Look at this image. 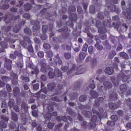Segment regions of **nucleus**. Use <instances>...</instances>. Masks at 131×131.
Here are the masks:
<instances>
[{
    "instance_id": "22",
    "label": "nucleus",
    "mask_w": 131,
    "mask_h": 131,
    "mask_svg": "<svg viewBox=\"0 0 131 131\" xmlns=\"http://www.w3.org/2000/svg\"><path fill=\"white\" fill-rule=\"evenodd\" d=\"M90 95L93 99H97L99 97V94L94 90L90 91Z\"/></svg>"
},
{
    "instance_id": "17",
    "label": "nucleus",
    "mask_w": 131,
    "mask_h": 131,
    "mask_svg": "<svg viewBox=\"0 0 131 131\" xmlns=\"http://www.w3.org/2000/svg\"><path fill=\"white\" fill-rule=\"evenodd\" d=\"M72 118L71 117L68 116L67 117L65 116H62L61 117V121H64V122H66L67 121H69L70 123H72Z\"/></svg>"
},
{
    "instance_id": "36",
    "label": "nucleus",
    "mask_w": 131,
    "mask_h": 131,
    "mask_svg": "<svg viewBox=\"0 0 131 131\" xmlns=\"http://www.w3.org/2000/svg\"><path fill=\"white\" fill-rule=\"evenodd\" d=\"M114 62H115V64L114 63L113 64V67H114V68H115L116 69H117V68H118L117 64H118V63H119V62H120L119 58L116 57L114 58Z\"/></svg>"
},
{
    "instance_id": "53",
    "label": "nucleus",
    "mask_w": 131,
    "mask_h": 131,
    "mask_svg": "<svg viewBox=\"0 0 131 131\" xmlns=\"http://www.w3.org/2000/svg\"><path fill=\"white\" fill-rule=\"evenodd\" d=\"M88 48H89V45H88L86 43H85L82 48V52H85V53H88Z\"/></svg>"
},
{
    "instance_id": "25",
    "label": "nucleus",
    "mask_w": 131,
    "mask_h": 131,
    "mask_svg": "<svg viewBox=\"0 0 131 131\" xmlns=\"http://www.w3.org/2000/svg\"><path fill=\"white\" fill-rule=\"evenodd\" d=\"M111 81H112L113 83L114 84V85H115V86H117L119 84L118 81L116 80V78L115 76L111 77Z\"/></svg>"
},
{
    "instance_id": "38",
    "label": "nucleus",
    "mask_w": 131,
    "mask_h": 131,
    "mask_svg": "<svg viewBox=\"0 0 131 131\" xmlns=\"http://www.w3.org/2000/svg\"><path fill=\"white\" fill-rule=\"evenodd\" d=\"M95 48L98 50V51H102L103 49V46L100 45V43L98 41L96 42V43L95 45Z\"/></svg>"
},
{
    "instance_id": "2",
    "label": "nucleus",
    "mask_w": 131,
    "mask_h": 131,
    "mask_svg": "<svg viewBox=\"0 0 131 131\" xmlns=\"http://www.w3.org/2000/svg\"><path fill=\"white\" fill-rule=\"evenodd\" d=\"M48 75L49 78L51 79L54 78V77H57L59 80L62 79L63 77V75L62 74V72L59 69H55L54 71V69L50 68L48 73Z\"/></svg>"
},
{
    "instance_id": "37",
    "label": "nucleus",
    "mask_w": 131,
    "mask_h": 131,
    "mask_svg": "<svg viewBox=\"0 0 131 131\" xmlns=\"http://www.w3.org/2000/svg\"><path fill=\"white\" fill-rule=\"evenodd\" d=\"M121 79H122V81L123 82H126V81L127 80H128V76H126L125 74H122L121 75Z\"/></svg>"
},
{
    "instance_id": "41",
    "label": "nucleus",
    "mask_w": 131,
    "mask_h": 131,
    "mask_svg": "<svg viewBox=\"0 0 131 131\" xmlns=\"http://www.w3.org/2000/svg\"><path fill=\"white\" fill-rule=\"evenodd\" d=\"M0 46L3 49H7L8 48V43L6 41H2L0 42Z\"/></svg>"
},
{
    "instance_id": "61",
    "label": "nucleus",
    "mask_w": 131,
    "mask_h": 131,
    "mask_svg": "<svg viewBox=\"0 0 131 131\" xmlns=\"http://www.w3.org/2000/svg\"><path fill=\"white\" fill-rule=\"evenodd\" d=\"M33 89L34 91H38L39 89V84L36 83V84H33Z\"/></svg>"
},
{
    "instance_id": "15",
    "label": "nucleus",
    "mask_w": 131,
    "mask_h": 131,
    "mask_svg": "<svg viewBox=\"0 0 131 131\" xmlns=\"http://www.w3.org/2000/svg\"><path fill=\"white\" fill-rule=\"evenodd\" d=\"M105 73L108 75H112L114 73V70L112 67H106L105 69Z\"/></svg>"
},
{
    "instance_id": "58",
    "label": "nucleus",
    "mask_w": 131,
    "mask_h": 131,
    "mask_svg": "<svg viewBox=\"0 0 131 131\" xmlns=\"http://www.w3.org/2000/svg\"><path fill=\"white\" fill-rule=\"evenodd\" d=\"M46 54V57L47 58H52V57H53V52H52L51 50L47 51Z\"/></svg>"
},
{
    "instance_id": "10",
    "label": "nucleus",
    "mask_w": 131,
    "mask_h": 131,
    "mask_svg": "<svg viewBox=\"0 0 131 131\" xmlns=\"http://www.w3.org/2000/svg\"><path fill=\"white\" fill-rule=\"evenodd\" d=\"M4 67L7 70L10 71L12 69V60L10 59L5 58Z\"/></svg>"
},
{
    "instance_id": "45",
    "label": "nucleus",
    "mask_w": 131,
    "mask_h": 131,
    "mask_svg": "<svg viewBox=\"0 0 131 131\" xmlns=\"http://www.w3.org/2000/svg\"><path fill=\"white\" fill-rule=\"evenodd\" d=\"M71 53L70 52H64V57L67 60H69V59H71Z\"/></svg>"
},
{
    "instance_id": "23",
    "label": "nucleus",
    "mask_w": 131,
    "mask_h": 131,
    "mask_svg": "<svg viewBox=\"0 0 131 131\" xmlns=\"http://www.w3.org/2000/svg\"><path fill=\"white\" fill-rule=\"evenodd\" d=\"M108 106L111 110H115V109H117V108H118V106L116 105V103L113 102L109 103Z\"/></svg>"
},
{
    "instance_id": "16",
    "label": "nucleus",
    "mask_w": 131,
    "mask_h": 131,
    "mask_svg": "<svg viewBox=\"0 0 131 131\" xmlns=\"http://www.w3.org/2000/svg\"><path fill=\"white\" fill-rule=\"evenodd\" d=\"M55 83L52 82L47 84L48 89L49 92H53L55 90V88L56 86Z\"/></svg>"
},
{
    "instance_id": "40",
    "label": "nucleus",
    "mask_w": 131,
    "mask_h": 131,
    "mask_svg": "<svg viewBox=\"0 0 131 131\" xmlns=\"http://www.w3.org/2000/svg\"><path fill=\"white\" fill-rule=\"evenodd\" d=\"M80 86H81V83L77 82L75 83V85L74 88V91H78L79 89H80Z\"/></svg>"
},
{
    "instance_id": "33",
    "label": "nucleus",
    "mask_w": 131,
    "mask_h": 131,
    "mask_svg": "<svg viewBox=\"0 0 131 131\" xmlns=\"http://www.w3.org/2000/svg\"><path fill=\"white\" fill-rule=\"evenodd\" d=\"M20 53L17 51H14V54H10V58L13 60H15L17 58L16 56H18Z\"/></svg>"
},
{
    "instance_id": "19",
    "label": "nucleus",
    "mask_w": 131,
    "mask_h": 131,
    "mask_svg": "<svg viewBox=\"0 0 131 131\" xmlns=\"http://www.w3.org/2000/svg\"><path fill=\"white\" fill-rule=\"evenodd\" d=\"M69 18L73 22H76V21H77V14L75 13H72L70 14Z\"/></svg>"
},
{
    "instance_id": "44",
    "label": "nucleus",
    "mask_w": 131,
    "mask_h": 131,
    "mask_svg": "<svg viewBox=\"0 0 131 131\" xmlns=\"http://www.w3.org/2000/svg\"><path fill=\"white\" fill-rule=\"evenodd\" d=\"M19 20H20V16L19 15H16L15 16L13 17V23L12 24H13L14 26V24L15 23V24H16V23H18V22H19Z\"/></svg>"
},
{
    "instance_id": "60",
    "label": "nucleus",
    "mask_w": 131,
    "mask_h": 131,
    "mask_svg": "<svg viewBox=\"0 0 131 131\" xmlns=\"http://www.w3.org/2000/svg\"><path fill=\"white\" fill-rule=\"evenodd\" d=\"M37 55L39 58H42L45 57V53L42 51H39L37 53Z\"/></svg>"
},
{
    "instance_id": "4",
    "label": "nucleus",
    "mask_w": 131,
    "mask_h": 131,
    "mask_svg": "<svg viewBox=\"0 0 131 131\" xmlns=\"http://www.w3.org/2000/svg\"><path fill=\"white\" fill-rule=\"evenodd\" d=\"M69 28L67 26H64L57 30L58 32L61 33V35L64 39H67L70 36V33L68 32Z\"/></svg>"
},
{
    "instance_id": "49",
    "label": "nucleus",
    "mask_w": 131,
    "mask_h": 131,
    "mask_svg": "<svg viewBox=\"0 0 131 131\" xmlns=\"http://www.w3.org/2000/svg\"><path fill=\"white\" fill-rule=\"evenodd\" d=\"M66 25L67 26H70V27H72V28H73V27L74 26V24L73 23V21L71 20H68L66 23Z\"/></svg>"
},
{
    "instance_id": "7",
    "label": "nucleus",
    "mask_w": 131,
    "mask_h": 131,
    "mask_svg": "<svg viewBox=\"0 0 131 131\" xmlns=\"http://www.w3.org/2000/svg\"><path fill=\"white\" fill-rule=\"evenodd\" d=\"M13 93L14 97H17V96H21V97H25V91H23L20 93V88L19 87H14L13 89Z\"/></svg>"
},
{
    "instance_id": "56",
    "label": "nucleus",
    "mask_w": 131,
    "mask_h": 131,
    "mask_svg": "<svg viewBox=\"0 0 131 131\" xmlns=\"http://www.w3.org/2000/svg\"><path fill=\"white\" fill-rule=\"evenodd\" d=\"M87 98H88V97H86V96L82 95V96H80L79 100L80 102H84L86 100Z\"/></svg>"
},
{
    "instance_id": "8",
    "label": "nucleus",
    "mask_w": 131,
    "mask_h": 131,
    "mask_svg": "<svg viewBox=\"0 0 131 131\" xmlns=\"http://www.w3.org/2000/svg\"><path fill=\"white\" fill-rule=\"evenodd\" d=\"M13 20H10L9 21H5L6 24H8V26H3L2 27V30H4L5 32H9L11 30V28L14 27V24L12 23Z\"/></svg>"
},
{
    "instance_id": "39",
    "label": "nucleus",
    "mask_w": 131,
    "mask_h": 131,
    "mask_svg": "<svg viewBox=\"0 0 131 131\" xmlns=\"http://www.w3.org/2000/svg\"><path fill=\"white\" fill-rule=\"evenodd\" d=\"M24 32L28 35H31L32 34V31L29 28H26L24 29Z\"/></svg>"
},
{
    "instance_id": "48",
    "label": "nucleus",
    "mask_w": 131,
    "mask_h": 131,
    "mask_svg": "<svg viewBox=\"0 0 131 131\" xmlns=\"http://www.w3.org/2000/svg\"><path fill=\"white\" fill-rule=\"evenodd\" d=\"M33 69L34 71H31V73L32 74H36V75H37V74L39 73V70L36 67H35Z\"/></svg>"
},
{
    "instance_id": "3",
    "label": "nucleus",
    "mask_w": 131,
    "mask_h": 131,
    "mask_svg": "<svg viewBox=\"0 0 131 131\" xmlns=\"http://www.w3.org/2000/svg\"><path fill=\"white\" fill-rule=\"evenodd\" d=\"M77 71L76 73V74H82L84 72H85V69L82 68L81 66H79L76 67V66L75 64H73L72 66V69L68 72V74H70L72 72V71Z\"/></svg>"
},
{
    "instance_id": "34",
    "label": "nucleus",
    "mask_w": 131,
    "mask_h": 131,
    "mask_svg": "<svg viewBox=\"0 0 131 131\" xmlns=\"http://www.w3.org/2000/svg\"><path fill=\"white\" fill-rule=\"evenodd\" d=\"M116 56V52L115 51H112L109 53L108 58L111 60L113 59Z\"/></svg>"
},
{
    "instance_id": "18",
    "label": "nucleus",
    "mask_w": 131,
    "mask_h": 131,
    "mask_svg": "<svg viewBox=\"0 0 131 131\" xmlns=\"http://www.w3.org/2000/svg\"><path fill=\"white\" fill-rule=\"evenodd\" d=\"M54 62L56 64L62 65V59H61V57H60V54H57V55L55 56Z\"/></svg>"
},
{
    "instance_id": "12",
    "label": "nucleus",
    "mask_w": 131,
    "mask_h": 131,
    "mask_svg": "<svg viewBox=\"0 0 131 131\" xmlns=\"http://www.w3.org/2000/svg\"><path fill=\"white\" fill-rule=\"evenodd\" d=\"M104 99L103 97H99L98 98H97L95 100V102L94 103V107H96V108H99V107H100V105L104 103Z\"/></svg>"
},
{
    "instance_id": "31",
    "label": "nucleus",
    "mask_w": 131,
    "mask_h": 131,
    "mask_svg": "<svg viewBox=\"0 0 131 131\" xmlns=\"http://www.w3.org/2000/svg\"><path fill=\"white\" fill-rule=\"evenodd\" d=\"M63 89V85L61 84H59L57 86V92L56 93V95H60L62 93V90Z\"/></svg>"
},
{
    "instance_id": "57",
    "label": "nucleus",
    "mask_w": 131,
    "mask_h": 131,
    "mask_svg": "<svg viewBox=\"0 0 131 131\" xmlns=\"http://www.w3.org/2000/svg\"><path fill=\"white\" fill-rule=\"evenodd\" d=\"M88 53L90 55H93V54H94V47L93 46H89L88 47Z\"/></svg>"
},
{
    "instance_id": "24",
    "label": "nucleus",
    "mask_w": 131,
    "mask_h": 131,
    "mask_svg": "<svg viewBox=\"0 0 131 131\" xmlns=\"http://www.w3.org/2000/svg\"><path fill=\"white\" fill-rule=\"evenodd\" d=\"M107 10L111 12H116V6L114 4H111L107 7Z\"/></svg>"
},
{
    "instance_id": "26",
    "label": "nucleus",
    "mask_w": 131,
    "mask_h": 131,
    "mask_svg": "<svg viewBox=\"0 0 131 131\" xmlns=\"http://www.w3.org/2000/svg\"><path fill=\"white\" fill-rule=\"evenodd\" d=\"M82 114L86 117L87 118H90L91 117V115H92V113L90 111H83L82 112Z\"/></svg>"
},
{
    "instance_id": "6",
    "label": "nucleus",
    "mask_w": 131,
    "mask_h": 131,
    "mask_svg": "<svg viewBox=\"0 0 131 131\" xmlns=\"http://www.w3.org/2000/svg\"><path fill=\"white\" fill-rule=\"evenodd\" d=\"M31 25H33V28L35 31H33V34L35 36H37V34L36 32H37V30L40 28V26H39V21L38 20H31L30 21Z\"/></svg>"
},
{
    "instance_id": "5",
    "label": "nucleus",
    "mask_w": 131,
    "mask_h": 131,
    "mask_svg": "<svg viewBox=\"0 0 131 131\" xmlns=\"http://www.w3.org/2000/svg\"><path fill=\"white\" fill-rule=\"evenodd\" d=\"M103 85H104V86H101L98 88V91L100 94H103L104 92H106V89H112V83H111L109 81H104L103 82Z\"/></svg>"
},
{
    "instance_id": "47",
    "label": "nucleus",
    "mask_w": 131,
    "mask_h": 131,
    "mask_svg": "<svg viewBox=\"0 0 131 131\" xmlns=\"http://www.w3.org/2000/svg\"><path fill=\"white\" fill-rule=\"evenodd\" d=\"M42 31L43 34H46V33L48 32V25H43L42 26Z\"/></svg>"
},
{
    "instance_id": "30",
    "label": "nucleus",
    "mask_w": 131,
    "mask_h": 131,
    "mask_svg": "<svg viewBox=\"0 0 131 131\" xmlns=\"http://www.w3.org/2000/svg\"><path fill=\"white\" fill-rule=\"evenodd\" d=\"M11 119L14 121H18V119H19L18 115L15 113H12Z\"/></svg>"
},
{
    "instance_id": "63",
    "label": "nucleus",
    "mask_w": 131,
    "mask_h": 131,
    "mask_svg": "<svg viewBox=\"0 0 131 131\" xmlns=\"http://www.w3.org/2000/svg\"><path fill=\"white\" fill-rule=\"evenodd\" d=\"M43 47L44 49L47 50H50V49H51V46L48 43H45L43 45Z\"/></svg>"
},
{
    "instance_id": "1",
    "label": "nucleus",
    "mask_w": 131,
    "mask_h": 131,
    "mask_svg": "<svg viewBox=\"0 0 131 131\" xmlns=\"http://www.w3.org/2000/svg\"><path fill=\"white\" fill-rule=\"evenodd\" d=\"M92 24L98 28V32H107L106 27H108V26H107V23L106 21L104 20L102 24L100 20H98L94 18L92 19Z\"/></svg>"
},
{
    "instance_id": "21",
    "label": "nucleus",
    "mask_w": 131,
    "mask_h": 131,
    "mask_svg": "<svg viewBox=\"0 0 131 131\" xmlns=\"http://www.w3.org/2000/svg\"><path fill=\"white\" fill-rule=\"evenodd\" d=\"M120 90L121 94H124V92H126V90H127V87L126 86V85L122 84L120 86Z\"/></svg>"
},
{
    "instance_id": "28",
    "label": "nucleus",
    "mask_w": 131,
    "mask_h": 131,
    "mask_svg": "<svg viewBox=\"0 0 131 131\" xmlns=\"http://www.w3.org/2000/svg\"><path fill=\"white\" fill-rule=\"evenodd\" d=\"M96 17L99 20H104L105 16H104V12H99L97 14Z\"/></svg>"
},
{
    "instance_id": "51",
    "label": "nucleus",
    "mask_w": 131,
    "mask_h": 131,
    "mask_svg": "<svg viewBox=\"0 0 131 131\" xmlns=\"http://www.w3.org/2000/svg\"><path fill=\"white\" fill-rule=\"evenodd\" d=\"M7 122L4 121H0V126L2 128H7Z\"/></svg>"
},
{
    "instance_id": "9",
    "label": "nucleus",
    "mask_w": 131,
    "mask_h": 131,
    "mask_svg": "<svg viewBox=\"0 0 131 131\" xmlns=\"http://www.w3.org/2000/svg\"><path fill=\"white\" fill-rule=\"evenodd\" d=\"M81 125L85 129L93 128V127H95V123L90 122L88 124V122L85 121H83L81 123Z\"/></svg>"
},
{
    "instance_id": "13",
    "label": "nucleus",
    "mask_w": 131,
    "mask_h": 131,
    "mask_svg": "<svg viewBox=\"0 0 131 131\" xmlns=\"http://www.w3.org/2000/svg\"><path fill=\"white\" fill-rule=\"evenodd\" d=\"M109 98L111 101H116L118 99L117 93L115 91H111L109 94Z\"/></svg>"
},
{
    "instance_id": "42",
    "label": "nucleus",
    "mask_w": 131,
    "mask_h": 131,
    "mask_svg": "<svg viewBox=\"0 0 131 131\" xmlns=\"http://www.w3.org/2000/svg\"><path fill=\"white\" fill-rule=\"evenodd\" d=\"M44 118H45L46 120H51V119H52V114L50 113L46 114L44 115Z\"/></svg>"
},
{
    "instance_id": "27",
    "label": "nucleus",
    "mask_w": 131,
    "mask_h": 131,
    "mask_svg": "<svg viewBox=\"0 0 131 131\" xmlns=\"http://www.w3.org/2000/svg\"><path fill=\"white\" fill-rule=\"evenodd\" d=\"M24 8L26 12H29V11H30V10H31V8H32L31 4L29 3L26 4L24 5Z\"/></svg>"
},
{
    "instance_id": "54",
    "label": "nucleus",
    "mask_w": 131,
    "mask_h": 131,
    "mask_svg": "<svg viewBox=\"0 0 131 131\" xmlns=\"http://www.w3.org/2000/svg\"><path fill=\"white\" fill-rule=\"evenodd\" d=\"M40 14H42V16H45V17H48L47 14H48V12H47V9L43 8L42 10L40 11Z\"/></svg>"
},
{
    "instance_id": "64",
    "label": "nucleus",
    "mask_w": 131,
    "mask_h": 131,
    "mask_svg": "<svg viewBox=\"0 0 131 131\" xmlns=\"http://www.w3.org/2000/svg\"><path fill=\"white\" fill-rule=\"evenodd\" d=\"M29 77L23 76V82H29Z\"/></svg>"
},
{
    "instance_id": "29",
    "label": "nucleus",
    "mask_w": 131,
    "mask_h": 131,
    "mask_svg": "<svg viewBox=\"0 0 131 131\" xmlns=\"http://www.w3.org/2000/svg\"><path fill=\"white\" fill-rule=\"evenodd\" d=\"M120 56L123 59L125 60H128V55L126 54L125 52H120Z\"/></svg>"
},
{
    "instance_id": "14",
    "label": "nucleus",
    "mask_w": 131,
    "mask_h": 131,
    "mask_svg": "<svg viewBox=\"0 0 131 131\" xmlns=\"http://www.w3.org/2000/svg\"><path fill=\"white\" fill-rule=\"evenodd\" d=\"M126 11H123V14L124 15L125 18L128 20H131V10L130 9H126Z\"/></svg>"
},
{
    "instance_id": "46",
    "label": "nucleus",
    "mask_w": 131,
    "mask_h": 131,
    "mask_svg": "<svg viewBox=\"0 0 131 131\" xmlns=\"http://www.w3.org/2000/svg\"><path fill=\"white\" fill-rule=\"evenodd\" d=\"M97 119H98V117H97V116H96V115H93L91 117V121H92L91 123H94L95 126H96V122H97Z\"/></svg>"
},
{
    "instance_id": "43",
    "label": "nucleus",
    "mask_w": 131,
    "mask_h": 131,
    "mask_svg": "<svg viewBox=\"0 0 131 131\" xmlns=\"http://www.w3.org/2000/svg\"><path fill=\"white\" fill-rule=\"evenodd\" d=\"M20 29H21L20 26L15 25V26L13 29V31L15 33L19 32V31H20Z\"/></svg>"
},
{
    "instance_id": "11",
    "label": "nucleus",
    "mask_w": 131,
    "mask_h": 131,
    "mask_svg": "<svg viewBox=\"0 0 131 131\" xmlns=\"http://www.w3.org/2000/svg\"><path fill=\"white\" fill-rule=\"evenodd\" d=\"M50 69H51V67L50 66V65L47 66V63L45 62H42L41 63L40 70L41 72H45V73L48 72V71H49V70H50Z\"/></svg>"
},
{
    "instance_id": "55",
    "label": "nucleus",
    "mask_w": 131,
    "mask_h": 131,
    "mask_svg": "<svg viewBox=\"0 0 131 131\" xmlns=\"http://www.w3.org/2000/svg\"><path fill=\"white\" fill-rule=\"evenodd\" d=\"M95 12H96V8H95V6H94V5L90 6V13H91V14H94L95 13Z\"/></svg>"
},
{
    "instance_id": "59",
    "label": "nucleus",
    "mask_w": 131,
    "mask_h": 131,
    "mask_svg": "<svg viewBox=\"0 0 131 131\" xmlns=\"http://www.w3.org/2000/svg\"><path fill=\"white\" fill-rule=\"evenodd\" d=\"M69 12L73 13V12H75L76 11V7H75V6H71L69 8Z\"/></svg>"
},
{
    "instance_id": "32",
    "label": "nucleus",
    "mask_w": 131,
    "mask_h": 131,
    "mask_svg": "<svg viewBox=\"0 0 131 131\" xmlns=\"http://www.w3.org/2000/svg\"><path fill=\"white\" fill-rule=\"evenodd\" d=\"M9 8H10V5L6 2L4 4L0 6V9L2 10H8Z\"/></svg>"
},
{
    "instance_id": "62",
    "label": "nucleus",
    "mask_w": 131,
    "mask_h": 131,
    "mask_svg": "<svg viewBox=\"0 0 131 131\" xmlns=\"http://www.w3.org/2000/svg\"><path fill=\"white\" fill-rule=\"evenodd\" d=\"M111 118L112 120H113V121H114L115 122H116V121H117L118 120V117L115 115H112Z\"/></svg>"
},
{
    "instance_id": "50",
    "label": "nucleus",
    "mask_w": 131,
    "mask_h": 131,
    "mask_svg": "<svg viewBox=\"0 0 131 131\" xmlns=\"http://www.w3.org/2000/svg\"><path fill=\"white\" fill-rule=\"evenodd\" d=\"M103 46L106 47V49H111V46H110V44L109 43V42L108 41L105 40L102 42Z\"/></svg>"
},
{
    "instance_id": "52",
    "label": "nucleus",
    "mask_w": 131,
    "mask_h": 131,
    "mask_svg": "<svg viewBox=\"0 0 131 131\" xmlns=\"http://www.w3.org/2000/svg\"><path fill=\"white\" fill-rule=\"evenodd\" d=\"M67 111L68 112V113L69 114V115H71V116L74 115V112L73 111V109H71V108L70 107H68L67 109Z\"/></svg>"
},
{
    "instance_id": "35",
    "label": "nucleus",
    "mask_w": 131,
    "mask_h": 131,
    "mask_svg": "<svg viewBox=\"0 0 131 131\" xmlns=\"http://www.w3.org/2000/svg\"><path fill=\"white\" fill-rule=\"evenodd\" d=\"M90 62L92 67L96 66L97 64H98V61H97V59L96 58H92L90 60Z\"/></svg>"
},
{
    "instance_id": "20",
    "label": "nucleus",
    "mask_w": 131,
    "mask_h": 131,
    "mask_svg": "<svg viewBox=\"0 0 131 131\" xmlns=\"http://www.w3.org/2000/svg\"><path fill=\"white\" fill-rule=\"evenodd\" d=\"M88 52H85L84 51H81L79 54V58L80 60H84L85 59V57H86V55Z\"/></svg>"
}]
</instances>
